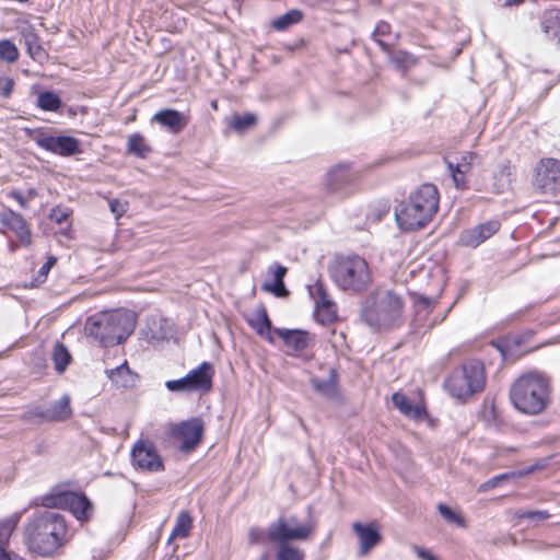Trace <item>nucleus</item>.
I'll return each instance as SVG.
<instances>
[{
	"mask_svg": "<svg viewBox=\"0 0 560 560\" xmlns=\"http://www.w3.org/2000/svg\"><path fill=\"white\" fill-rule=\"evenodd\" d=\"M246 322L261 338H265L270 343L275 342L271 335V320L264 305L256 308L253 315L246 318Z\"/></svg>",
	"mask_w": 560,
	"mask_h": 560,
	"instance_id": "22",
	"label": "nucleus"
},
{
	"mask_svg": "<svg viewBox=\"0 0 560 560\" xmlns=\"http://www.w3.org/2000/svg\"><path fill=\"white\" fill-rule=\"evenodd\" d=\"M192 526V517L187 511H182L176 517L175 525L168 538V542L174 538H186Z\"/></svg>",
	"mask_w": 560,
	"mask_h": 560,
	"instance_id": "31",
	"label": "nucleus"
},
{
	"mask_svg": "<svg viewBox=\"0 0 560 560\" xmlns=\"http://www.w3.org/2000/svg\"><path fill=\"white\" fill-rule=\"evenodd\" d=\"M401 308V299L388 291L364 308L363 318L372 328H386L393 326L400 317Z\"/></svg>",
	"mask_w": 560,
	"mask_h": 560,
	"instance_id": "7",
	"label": "nucleus"
},
{
	"mask_svg": "<svg viewBox=\"0 0 560 560\" xmlns=\"http://www.w3.org/2000/svg\"><path fill=\"white\" fill-rule=\"evenodd\" d=\"M46 416H47V408H44L42 406H30L22 413L21 418L24 421L38 420V422H46Z\"/></svg>",
	"mask_w": 560,
	"mask_h": 560,
	"instance_id": "44",
	"label": "nucleus"
},
{
	"mask_svg": "<svg viewBox=\"0 0 560 560\" xmlns=\"http://www.w3.org/2000/svg\"><path fill=\"white\" fill-rule=\"evenodd\" d=\"M107 377L117 386V387H128L132 385L133 377L129 370L127 362L120 364L119 366L106 370Z\"/></svg>",
	"mask_w": 560,
	"mask_h": 560,
	"instance_id": "29",
	"label": "nucleus"
},
{
	"mask_svg": "<svg viewBox=\"0 0 560 560\" xmlns=\"http://www.w3.org/2000/svg\"><path fill=\"white\" fill-rule=\"evenodd\" d=\"M132 464L136 468L147 471H160L164 469L162 458L154 445L149 441H138L131 451Z\"/></svg>",
	"mask_w": 560,
	"mask_h": 560,
	"instance_id": "12",
	"label": "nucleus"
},
{
	"mask_svg": "<svg viewBox=\"0 0 560 560\" xmlns=\"http://www.w3.org/2000/svg\"><path fill=\"white\" fill-rule=\"evenodd\" d=\"M354 179L355 175L350 170L349 165L340 164L328 172L325 185L330 191L343 192Z\"/></svg>",
	"mask_w": 560,
	"mask_h": 560,
	"instance_id": "20",
	"label": "nucleus"
},
{
	"mask_svg": "<svg viewBox=\"0 0 560 560\" xmlns=\"http://www.w3.org/2000/svg\"><path fill=\"white\" fill-rule=\"evenodd\" d=\"M49 218L51 221H54L58 224H61L68 220L69 212L67 210H63V209L57 207L50 211Z\"/></svg>",
	"mask_w": 560,
	"mask_h": 560,
	"instance_id": "51",
	"label": "nucleus"
},
{
	"mask_svg": "<svg viewBox=\"0 0 560 560\" xmlns=\"http://www.w3.org/2000/svg\"><path fill=\"white\" fill-rule=\"evenodd\" d=\"M412 549H413L415 553L417 555V557L421 560H436V558L429 550H427L424 548L413 546Z\"/></svg>",
	"mask_w": 560,
	"mask_h": 560,
	"instance_id": "53",
	"label": "nucleus"
},
{
	"mask_svg": "<svg viewBox=\"0 0 560 560\" xmlns=\"http://www.w3.org/2000/svg\"><path fill=\"white\" fill-rule=\"evenodd\" d=\"M19 521V514H13L0 521V546L5 547L9 544L10 537L14 532Z\"/></svg>",
	"mask_w": 560,
	"mask_h": 560,
	"instance_id": "36",
	"label": "nucleus"
},
{
	"mask_svg": "<svg viewBox=\"0 0 560 560\" xmlns=\"http://www.w3.org/2000/svg\"><path fill=\"white\" fill-rule=\"evenodd\" d=\"M329 272L331 280L342 291L361 293L372 283L369 264L359 255L337 256Z\"/></svg>",
	"mask_w": 560,
	"mask_h": 560,
	"instance_id": "5",
	"label": "nucleus"
},
{
	"mask_svg": "<svg viewBox=\"0 0 560 560\" xmlns=\"http://www.w3.org/2000/svg\"><path fill=\"white\" fill-rule=\"evenodd\" d=\"M550 398L549 380L538 373L521 375L510 389L513 406L525 415L542 412Z\"/></svg>",
	"mask_w": 560,
	"mask_h": 560,
	"instance_id": "4",
	"label": "nucleus"
},
{
	"mask_svg": "<svg viewBox=\"0 0 560 560\" xmlns=\"http://www.w3.org/2000/svg\"><path fill=\"white\" fill-rule=\"evenodd\" d=\"M267 533L259 527H250L248 530V541L250 545H257L265 541Z\"/></svg>",
	"mask_w": 560,
	"mask_h": 560,
	"instance_id": "46",
	"label": "nucleus"
},
{
	"mask_svg": "<svg viewBox=\"0 0 560 560\" xmlns=\"http://www.w3.org/2000/svg\"><path fill=\"white\" fill-rule=\"evenodd\" d=\"M20 34L24 40L28 55L38 62H44L48 55L39 43V38L33 25L28 22H23L19 27Z\"/></svg>",
	"mask_w": 560,
	"mask_h": 560,
	"instance_id": "21",
	"label": "nucleus"
},
{
	"mask_svg": "<svg viewBox=\"0 0 560 560\" xmlns=\"http://www.w3.org/2000/svg\"><path fill=\"white\" fill-rule=\"evenodd\" d=\"M277 560H304L305 555L303 550L293 547L289 544L278 545L276 553Z\"/></svg>",
	"mask_w": 560,
	"mask_h": 560,
	"instance_id": "37",
	"label": "nucleus"
},
{
	"mask_svg": "<svg viewBox=\"0 0 560 560\" xmlns=\"http://www.w3.org/2000/svg\"><path fill=\"white\" fill-rule=\"evenodd\" d=\"M312 385L318 393L325 396H332L336 392L335 374L331 373L327 380L313 378Z\"/></svg>",
	"mask_w": 560,
	"mask_h": 560,
	"instance_id": "40",
	"label": "nucleus"
},
{
	"mask_svg": "<svg viewBox=\"0 0 560 560\" xmlns=\"http://www.w3.org/2000/svg\"><path fill=\"white\" fill-rule=\"evenodd\" d=\"M513 516L516 520L527 518L530 521H545L550 517V514L546 510H535V511L516 510L513 513Z\"/></svg>",
	"mask_w": 560,
	"mask_h": 560,
	"instance_id": "43",
	"label": "nucleus"
},
{
	"mask_svg": "<svg viewBox=\"0 0 560 560\" xmlns=\"http://www.w3.org/2000/svg\"><path fill=\"white\" fill-rule=\"evenodd\" d=\"M36 104L45 112H57L62 103L55 92L45 91L38 94Z\"/></svg>",
	"mask_w": 560,
	"mask_h": 560,
	"instance_id": "34",
	"label": "nucleus"
},
{
	"mask_svg": "<svg viewBox=\"0 0 560 560\" xmlns=\"http://www.w3.org/2000/svg\"><path fill=\"white\" fill-rule=\"evenodd\" d=\"M40 503L45 508L68 509L77 520L86 521L93 512V504L83 493L72 491L42 497Z\"/></svg>",
	"mask_w": 560,
	"mask_h": 560,
	"instance_id": "9",
	"label": "nucleus"
},
{
	"mask_svg": "<svg viewBox=\"0 0 560 560\" xmlns=\"http://www.w3.org/2000/svg\"><path fill=\"white\" fill-rule=\"evenodd\" d=\"M16 248H18V244H16V243H11V244H10V249H11V252H15V250H16Z\"/></svg>",
	"mask_w": 560,
	"mask_h": 560,
	"instance_id": "60",
	"label": "nucleus"
},
{
	"mask_svg": "<svg viewBox=\"0 0 560 560\" xmlns=\"http://www.w3.org/2000/svg\"><path fill=\"white\" fill-rule=\"evenodd\" d=\"M418 301L425 307H429L433 303L432 299L427 296H420Z\"/></svg>",
	"mask_w": 560,
	"mask_h": 560,
	"instance_id": "56",
	"label": "nucleus"
},
{
	"mask_svg": "<svg viewBox=\"0 0 560 560\" xmlns=\"http://www.w3.org/2000/svg\"><path fill=\"white\" fill-rule=\"evenodd\" d=\"M486 384L485 366L478 360H469L455 370L445 381L447 393L465 401L468 397L483 390Z\"/></svg>",
	"mask_w": 560,
	"mask_h": 560,
	"instance_id": "6",
	"label": "nucleus"
},
{
	"mask_svg": "<svg viewBox=\"0 0 560 560\" xmlns=\"http://www.w3.org/2000/svg\"><path fill=\"white\" fill-rule=\"evenodd\" d=\"M533 184L542 194H560V161L553 158L541 159L535 167Z\"/></svg>",
	"mask_w": 560,
	"mask_h": 560,
	"instance_id": "10",
	"label": "nucleus"
},
{
	"mask_svg": "<svg viewBox=\"0 0 560 560\" xmlns=\"http://www.w3.org/2000/svg\"><path fill=\"white\" fill-rule=\"evenodd\" d=\"M302 19H303V13L298 9H293L280 16H278L277 19H275L271 22V26L276 31H284V30L289 28L290 26L302 21Z\"/></svg>",
	"mask_w": 560,
	"mask_h": 560,
	"instance_id": "33",
	"label": "nucleus"
},
{
	"mask_svg": "<svg viewBox=\"0 0 560 560\" xmlns=\"http://www.w3.org/2000/svg\"><path fill=\"white\" fill-rule=\"evenodd\" d=\"M14 82L12 79L7 77H0V95L9 97L12 93Z\"/></svg>",
	"mask_w": 560,
	"mask_h": 560,
	"instance_id": "50",
	"label": "nucleus"
},
{
	"mask_svg": "<svg viewBox=\"0 0 560 560\" xmlns=\"http://www.w3.org/2000/svg\"><path fill=\"white\" fill-rule=\"evenodd\" d=\"M390 30H392V27H390L389 23H387L385 21H380L376 24L374 32L372 33L373 40L375 43H377V45L384 52H389L390 46L388 44H386L384 40H382L381 37L389 35Z\"/></svg>",
	"mask_w": 560,
	"mask_h": 560,
	"instance_id": "38",
	"label": "nucleus"
},
{
	"mask_svg": "<svg viewBox=\"0 0 560 560\" xmlns=\"http://www.w3.org/2000/svg\"><path fill=\"white\" fill-rule=\"evenodd\" d=\"M19 49L14 43L9 39L0 40V59L13 63L19 59Z\"/></svg>",
	"mask_w": 560,
	"mask_h": 560,
	"instance_id": "39",
	"label": "nucleus"
},
{
	"mask_svg": "<svg viewBox=\"0 0 560 560\" xmlns=\"http://www.w3.org/2000/svg\"><path fill=\"white\" fill-rule=\"evenodd\" d=\"M257 122V117L253 113L236 114L232 117L229 126L236 132H244L245 130L254 127Z\"/></svg>",
	"mask_w": 560,
	"mask_h": 560,
	"instance_id": "35",
	"label": "nucleus"
},
{
	"mask_svg": "<svg viewBox=\"0 0 560 560\" xmlns=\"http://www.w3.org/2000/svg\"><path fill=\"white\" fill-rule=\"evenodd\" d=\"M33 140L39 148L57 155L71 156L81 152L80 141L71 136L54 137L38 132Z\"/></svg>",
	"mask_w": 560,
	"mask_h": 560,
	"instance_id": "11",
	"label": "nucleus"
},
{
	"mask_svg": "<svg viewBox=\"0 0 560 560\" xmlns=\"http://www.w3.org/2000/svg\"><path fill=\"white\" fill-rule=\"evenodd\" d=\"M352 530L358 537L360 556H366L383 539L376 523L355 522L352 524Z\"/></svg>",
	"mask_w": 560,
	"mask_h": 560,
	"instance_id": "16",
	"label": "nucleus"
},
{
	"mask_svg": "<svg viewBox=\"0 0 560 560\" xmlns=\"http://www.w3.org/2000/svg\"><path fill=\"white\" fill-rule=\"evenodd\" d=\"M447 167L452 174L456 188L463 189L465 187V173H457L454 163L451 161H447Z\"/></svg>",
	"mask_w": 560,
	"mask_h": 560,
	"instance_id": "48",
	"label": "nucleus"
},
{
	"mask_svg": "<svg viewBox=\"0 0 560 560\" xmlns=\"http://www.w3.org/2000/svg\"><path fill=\"white\" fill-rule=\"evenodd\" d=\"M0 560H26L19 553L8 550L5 547L0 546Z\"/></svg>",
	"mask_w": 560,
	"mask_h": 560,
	"instance_id": "52",
	"label": "nucleus"
},
{
	"mask_svg": "<svg viewBox=\"0 0 560 560\" xmlns=\"http://www.w3.org/2000/svg\"><path fill=\"white\" fill-rule=\"evenodd\" d=\"M136 327L131 312L117 310L106 311L90 316L85 322V332L102 346L109 347L121 343Z\"/></svg>",
	"mask_w": 560,
	"mask_h": 560,
	"instance_id": "3",
	"label": "nucleus"
},
{
	"mask_svg": "<svg viewBox=\"0 0 560 560\" xmlns=\"http://www.w3.org/2000/svg\"><path fill=\"white\" fill-rule=\"evenodd\" d=\"M110 212L115 214L116 219H119L127 211V202H122L119 199H110L108 201Z\"/></svg>",
	"mask_w": 560,
	"mask_h": 560,
	"instance_id": "47",
	"label": "nucleus"
},
{
	"mask_svg": "<svg viewBox=\"0 0 560 560\" xmlns=\"http://www.w3.org/2000/svg\"><path fill=\"white\" fill-rule=\"evenodd\" d=\"M273 332L277 334L288 347L289 355H296L298 353L306 350L311 342L308 332L304 330H290L283 328H275Z\"/></svg>",
	"mask_w": 560,
	"mask_h": 560,
	"instance_id": "19",
	"label": "nucleus"
},
{
	"mask_svg": "<svg viewBox=\"0 0 560 560\" xmlns=\"http://www.w3.org/2000/svg\"><path fill=\"white\" fill-rule=\"evenodd\" d=\"M57 258L55 256H49L46 260V262L39 268L37 280L44 281L49 272V270L52 268V266L56 264Z\"/></svg>",
	"mask_w": 560,
	"mask_h": 560,
	"instance_id": "49",
	"label": "nucleus"
},
{
	"mask_svg": "<svg viewBox=\"0 0 560 560\" xmlns=\"http://www.w3.org/2000/svg\"><path fill=\"white\" fill-rule=\"evenodd\" d=\"M389 57L390 62L394 67L401 71L402 73L407 72L411 67L417 63V58L408 51L397 50L392 51L389 48V52H386Z\"/></svg>",
	"mask_w": 560,
	"mask_h": 560,
	"instance_id": "30",
	"label": "nucleus"
},
{
	"mask_svg": "<svg viewBox=\"0 0 560 560\" xmlns=\"http://www.w3.org/2000/svg\"><path fill=\"white\" fill-rule=\"evenodd\" d=\"M314 533L310 523H301L295 516H280L270 523L267 538L273 544H289L290 541L307 540Z\"/></svg>",
	"mask_w": 560,
	"mask_h": 560,
	"instance_id": "8",
	"label": "nucleus"
},
{
	"mask_svg": "<svg viewBox=\"0 0 560 560\" xmlns=\"http://www.w3.org/2000/svg\"><path fill=\"white\" fill-rule=\"evenodd\" d=\"M9 197L16 200L19 202V205L21 206V208H23V209L28 208L27 199L22 195L21 191L12 190L9 192Z\"/></svg>",
	"mask_w": 560,
	"mask_h": 560,
	"instance_id": "54",
	"label": "nucleus"
},
{
	"mask_svg": "<svg viewBox=\"0 0 560 560\" xmlns=\"http://www.w3.org/2000/svg\"><path fill=\"white\" fill-rule=\"evenodd\" d=\"M509 477L508 474H502V475H499V476H495L491 479H489L487 482H485L482 485V488L485 489H488V488H494L497 487L502 480L506 479Z\"/></svg>",
	"mask_w": 560,
	"mask_h": 560,
	"instance_id": "55",
	"label": "nucleus"
},
{
	"mask_svg": "<svg viewBox=\"0 0 560 560\" xmlns=\"http://www.w3.org/2000/svg\"><path fill=\"white\" fill-rule=\"evenodd\" d=\"M475 153L465 152L459 162L454 163L457 173H466L470 170L472 160L475 159Z\"/></svg>",
	"mask_w": 560,
	"mask_h": 560,
	"instance_id": "45",
	"label": "nucleus"
},
{
	"mask_svg": "<svg viewBox=\"0 0 560 560\" xmlns=\"http://www.w3.org/2000/svg\"><path fill=\"white\" fill-rule=\"evenodd\" d=\"M438 510H439L441 516L448 523H453L463 528H465L467 526L465 518L459 513L455 512L450 506H447L446 504L440 503L438 505Z\"/></svg>",
	"mask_w": 560,
	"mask_h": 560,
	"instance_id": "41",
	"label": "nucleus"
},
{
	"mask_svg": "<svg viewBox=\"0 0 560 560\" xmlns=\"http://www.w3.org/2000/svg\"><path fill=\"white\" fill-rule=\"evenodd\" d=\"M287 271V268L281 265L271 266L269 268V272L272 273L275 282L272 284L264 283L262 290L271 292L279 298L287 296L289 294V291L287 290L283 282Z\"/></svg>",
	"mask_w": 560,
	"mask_h": 560,
	"instance_id": "26",
	"label": "nucleus"
},
{
	"mask_svg": "<svg viewBox=\"0 0 560 560\" xmlns=\"http://www.w3.org/2000/svg\"><path fill=\"white\" fill-rule=\"evenodd\" d=\"M498 220H490L460 232L458 242L466 247L476 248L500 230Z\"/></svg>",
	"mask_w": 560,
	"mask_h": 560,
	"instance_id": "13",
	"label": "nucleus"
},
{
	"mask_svg": "<svg viewBox=\"0 0 560 560\" xmlns=\"http://www.w3.org/2000/svg\"><path fill=\"white\" fill-rule=\"evenodd\" d=\"M524 0H505L504 3H503V7L504 8H510L512 5H518L523 2Z\"/></svg>",
	"mask_w": 560,
	"mask_h": 560,
	"instance_id": "57",
	"label": "nucleus"
},
{
	"mask_svg": "<svg viewBox=\"0 0 560 560\" xmlns=\"http://www.w3.org/2000/svg\"><path fill=\"white\" fill-rule=\"evenodd\" d=\"M152 121L158 122L160 126L168 130L173 135L180 133L188 125V117L183 113L173 109L164 108L158 110L152 116Z\"/></svg>",
	"mask_w": 560,
	"mask_h": 560,
	"instance_id": "18",
	"label": "nucleus"
},
{
	"mask_svg": "<svg viewBox=\"0 0 560 560\" xmlns=\"http://www.w3.org/2000/svg\"><path fill=\"white\" fill-rule=\"evenodd\" d=\"M394 406L405 416L421 420L425 417L427 412L423 406L413 405L409 398L402 393H394L392 396Z\"/></svg>",
	"mask_w": 560,
	"mask_h": 560,
	"instance_id": "24",
	"label": "nucleus"
},
{
	"mask_svg": "<svg viewBox=\"0 0 560 560\" xmlns=\"http://www.w3.org/2000/svg\"><path fill=\"white\" fill-rule=\"evenodd\" d=\"M310 293L315 301L317 312H325V319L331 320L336 315V304L329 299L324 283L317 281L314 285V290H311Z\"/></svg>",
	"mask_w": 560,
	"mask_h": 560,
	"instance_id": "23",
	"label": "nucleus"
},
{
	"mask_svg": "<svg viewBox=\"0 0 560 560\" xmlns=\"http://www.w3.org/2000/svg\"><path fill=\"white\" fill-rule=\"evenodd\" d=\"M215 371L210 362H201L186 375L195 393L207 394L212 389Z\"/></svg>",
	"mask_w": 560,
	"mask_h": 560,
	"instance_id": "17",
	"label": "nucleus"
},
{
	"mask_svg": "<svg viewBox=\"0 0 560 560\" xmlns=\"http://www.w3.org/2000/svg\"><path fill=\"white\" fill-rule=\"evenodd\" d=\"M0 223L12 231L25 247L32 244V234L26 220L18 212L5 208L0 212Z\"/></svg>",
	"mask_w": 560,
	"mask_h": 560,
	"instance_id": "15",
	"label": "nucleus"
},
{
	"mask_svg": "<svg viewBox=\"0 0 560 560\" xmlns=\"http://www.w3.org/2000/svg\"><path fill=\"white\" fill-rule=\"evenodd\" d=\"M165 387L173 393H195L189 384L187 375L178 380H170L165 382Z\"/></svg>",
	"mask_w": 560,
	"mask_h": 560,
	"instance_id": "42",
	"label": "nucleus"
},
{
	"mask_svg": "<svg viewBox=\"0 0 560 560\" xmlns=\"http://www.w3.org/2000/svg\"><path fill=\"white\" fill-rule=\"evenodd\" d=\"M36 195H37V191H36L34 188L28 189V190H27V198H26V199H27V201H28L30 199H32V198L36 197Z\"/></svg>",
	"mask_w": 560,
	"mask_h": 560,
	"instance_id": "58",
	"label": "nucleus"
},
{
	"mask_svg": "<svg viewBox=\"0 0 560 560\" xmlns=\"http://www.w3.org/2000/svg\"><path fill=\"white\" fill-rule=\"evenodd\" d=\"M72 415L69 395H63L59 400L47 408L46 422H61L68 420Z\"/></svg>",
	"mask_w": 560,
	"mask_h": 560,
	"instance_id": "25",
	"label": "nucleus"
},
{
	"mask_svg": "<svg viewBox=\"0 0 560 560\" xmlns=\"http://www.w3.org/2000/svg\"><path fill=\"white\" fill-rule=\"evenodd\" d=\"M51 359L56 372L61 374L70 364L72 357L63 343L57 342L52 349Z\"/></svg>",
	"mask_w": 560,
	"mask_h": 560,
	"instance_id": "32",
	"label": "nucleus"
},
{
	"mask_svg": "<svg viewBox=\"0 0 560 560\" xmlns=\"http://www.w3.org/2000/svg\"><path fill=\"white\" fill-rule=\"evenodd\" d=\"M69 528L63 515L40 511L31 515L23 527V544L31 553L50 558L69 541Z\"/></svg>",
	"mask_w": 560,
	"mask_h": 560,
	"instance_id": "1",
	"label": "nucleus"
},
{
	"mask_svg": "<svg viewBox=\"0 0 560 560\" xmlns=\"http://www.w3.org/2000/svg\"><path fill=\"white\" fill-rule=\"evenodd\" d=\"M542 32L560 42V10H548L544 12L540 21Z\"/></svg>",
	"mask_w": 560,
	"mask_h": 560,
	"instance_id": "27",
	"label": "nucleus"
},
{
	"mask_svg": "<svg viewBox=\"0 0 560 560\" xmlns=\"http://www.w3.org/2000/svg\"><path fill=\"white\" fill-rule=\"evenodd\" d=\"M202 431V421L198 418H192L178 424L173 430V434L182 440L179 448L183 452H191L200 443Z\"/></svg>",
	"mask_w": 560,
	"mask_h": 560,
	"instance_id": "14",
	"label": "nucleus"
},
{
	"mask_svg": "<svg viewBox=\"0 0 560 560\" xmlns=\"http://www.w3.org/2000/svg\"><path fill=\"white\" fill-rule=\"evenodd\" d=\"M127 152L137 158L144 159L152 152V148L147 143L141 133L136 132L128 137Z\"/></svg>",
	"mask_w": 560,
	"mask_h": 560,
	"instance_id": "28",
	"label": "nucleus"
},
{
	"mask_svg": "<svg viewBox=\"0 0 560 560\" xmlns=\"http://www.w3.org/2000/svg\"><path fill=\"white\" fill-rule=\"evenodd\" d=\"M258 560H270V556L268 553H262Z\"/></svg>",
	"mask_w": 560,
	"mask_h": 560,
	"instance_id": "59",
	"label": "nucleus"
},
{
	"mask_svg": "<svg viewBox=\"0 0 560 560\" xmlns=\"http://www.w3.org/2000/svg\"><path fill=\"white\" fill-rule=\"evenodd\" d=\"M440 195L433 184H423L395 209L398 225L404 231L424 228L439 210Z\"/></svg>",
	"mask_w": 560,
	"mask_h": 560,
	"instance_id": "2",
	"label": "nucleus"
}]
</instances>
